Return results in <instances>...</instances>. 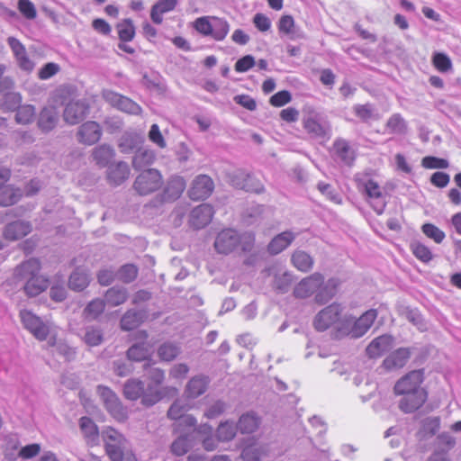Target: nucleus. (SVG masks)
Returning a JSON list of instances; mask_svg holds the SVG:
<instances>
[{
  "label": "nucleus",
  "instance_id": "c03bdc74",
  "mask_svg": "<svg viewBox=\"0 0 461 461\" xmlns=\"http://www.w3.org/2000/svg\"><path fill=\"white\" fill-rule=\"evenodd\" d=\"M50 345L54 347V352L59 357H63L65 361L70 362L75 359L76 351L68 343L63 340H56L51 339L49 341Z\"/></svg>",
  "mask_w": 461,
  "mask_h": 461
},
{
  "label": "nucleus",
  "instance_id": "3c124183",
  "mask_svg": "<svg viewBox=\"0 0 461 461\" xmlns=\"http://www.w3.org/2000/svg\"><path fill=\"white\" fill-rule=\"evenodd\" d=\"M116 272L117 279L124 284H130L137 278L139 269L134 264L127 263L121 266Z\"/></svg>",
  "mask_w": 461,
  "mask_h": 461
},
{
  "label": "nucleus",
  "instance_id": "f257e3e1",
  "mask_svg": "<svg viewBox=\"0 0 461 461\" xmlns=\"http://www.w3.org/2000/svg\"><path fill=\"white\" fill-rule=\"evenodd\" d=\"M424 378V369H415L405 374L394 384V393L402 396L399 401V408L402 412L412 413L427 401L428 392L420 386Z\"/></svg>",
  "mask_w": 461,
  "mask_h": 461
},
{
  "label": "nucleus",
  "instance_id": "6ab92c4d",
  "mask_svg": "<svg viewBox=\"0 0 461 461\" xmlns=\"http://www.w3.org/2000/svg\"><path fill=\"white\" fill-rule=\"evenodd\" d=\"M148 318L145 309H129L120 320V327L124 331H131L140 327Z\"/></svg>",
  "mask_w": 461,
  "mask_h": 461
},
{
  "label": "nucleus",
  "instance_id": "bb28decb",
  "mask_svg": "<svg viewBox=\"0 0 461 461\" xmlns=\"http://www.w3.org/2000/svg\"><path fill=\"white\" fill-rule=\"evenodd\" d=\"M59 122V113L54 106L44 107L38 119V127L43 132H49L52 131Z\"/></svg>",
  "mask_w": 461,
  "mask_h": 461
},
{
  "label": "nucleus",
  "instance_id": "09e8293b",
  "mask_svg": "<svg viewBox=\"0 0 461 461\" xmlns=\"http://www.w3.org/2000/svg\"><path fill=\"white\" fill-rule=\"evenodd\" d=\"M410 249L415 258L422 263H429L433 258L430 249L419 240H412L410 243Z\"/></svg>",
  "mask_w": 461,
  "mask_h": 461
},
{
  "label": "nucleus",
  "instance_id": "864d4df0",
  "mask_svg": "<svg viewBox=\"0 0 461 461\" xmlns=\"http://www.w3.org/2000/svg\"><path fill=\"white\" fill-rule=\"evenodd\" d=\"M35 116V108L33 105H20L16 110L15 121L20 124L31 123Z\"/></svg>",
  "mask_w": 461,
  "mask_h": 461
},
{
  "label": "nucleus",
  "instance_id": "4c0bfd02",
  "mask_svg": "<svg viewBox=\"0 0 461 461\" xmlns=\"http://www.w3.org/2000/svg\"><path fill=\"white\" fill-rule=\"evenodd\" d=\"M92 156L95 163L104 167L114 158L115 151L110 145L102 144L93 149Z\"/></svg>",
  "mask_w": 461,
  "mask_h": 461
},
{
  "label": "nucleus",
  "instance_id": "c9c22d12",
  "mask_svg": "<svg viewBox=\"0 0 461 461\" xmlns=\"http://www.w3.org/2000/svg\"><path fill=\"white\" fill-rule=\"evenodd\" d=\"M193 447V434L180 433V435L172 442L170 450L172 454L177 456L185 455Z\"/></svg>",
  "mask_w": 461,
  "mask_h": 461
},
{
  "label": "nucleus",
  "instance_id": "338daca9",
  "mask_svg": "<svg viewBox=\"0 0 461 461\" xmlns=\"http://www.w3.org/2000/svg\"><path fill=\"white\" fill-rule=\"evenodd\" d=\"M68 295V292L63 284H55L50 288V297L56 303L63 302Z\"/></svg>",
  "mask_w": 461,
  "mask_h": 461
},
{
  "label": "nucleus",
  "instance_id": "f704fd0d",
  "mask_svg": "<svg viewBox=\"0 0 461 461\" xmlns=\"http://www.w3.org/2000/svg\"><path fill=\"white\" fill-rule=\"evenodd\" d=\"M177 0H158L151 8L150 18L153 23L160 24L163 22L162 15L175 9Z\"/></svg>",
  "mask_w": 461,
  "mask_h": 461
},
{
  "label": "nucleus",
  "instance_id": "603ef678",
  "mask_svg": "<svg viewBox=\"0 0 461 461\" xmlns=\"http://www.w3.org/2000/svg\"><path fill=\"white\" fill-rule=\"evenodd\" d=\"M230 31V25L227 21L213 17L212 20L211 36L216 41H222Z\"/></svg>",
  "mask_w": 461,
  "mask_h": 461
},
{
  "label": "nucleus",
  "instance_id": "cd10ccee",
  "mask_svg": "<svg viewBox=\"0 0 461 461\" xmlns=\"http://www.w3.org/2000/svg\"><path fill=\"white\" fill-rule=\"evenodd\" d=\"M130 176V168L127 163L120 161L115 164H112L107 169V179L110 184L113 185H120Z\"/></svg>",
  "mask_w": 461,
  "mask_h": 461
},
{
  "label": "nucleus",
  "instance_id": "a878e982",
  "mask_svg": "<svg viewBox=\"0 0 461 461\" xmlns=\"http://www.w3.org/2000/svg\"><path fill=\"white\" fill-rule=\"evenodd\" d=\"M89 271L82 267H76L69 276L68 288L74 292L84 291L90 284Z\"/></svg>",
  "mask_w": 461,
  "mask_h": 461
},
{
  "label": "nucleus",
  "instance_id": "b1692460",
  "mask_svg": "<svg viewBox=\"0 0 461 461\" xmlns=\"http://www.w3.org/2000/svg\"><path fill=\"white\" fill-rule=\"evenodd\" d=\"M151 354V348L146 341L133 343L126 351V357L132 362H147L144 364L146 369L150 366L152 360L149 358Z\"/></svg>",
  "mask_w": 461,
  "mask_h": 461
},
{
  "label": "nucleus",
  "instance_id": "1a4fd4ad",
  "mask_svg": "<svg viewBox=\"0 0 461 461\" xmlns=\"http://www.w3.org/2000/svg\"><path fill=\"white\" fill-rule=\"evenodd\" d=\"M342 306L339 303H333L321 312H319L313 320V327L317 331H325L333 324L339 321L342 312Z\"/></svg>",
  "mask_w": 461,
  "mask_h": 461
},
{
  "label": "nucleus",
  "instance_id": "72a5a7b5",
  "mask_svg": "<svg viewBox=\"0 0 461 461\" xmlns=\"http://www.w3.org/2000/svg\"><path fill=\"white\" fill-rule=\"evenodd\" d=\"M235 424L241 434H250L257 430L260 420L254 412H246L240 417Z\"/></svg>",
  "mask_w": 461,
  "mask_h": 461
},
{
  "label": "nucleus",
  "instance_id": "a18cd8bd",
  "mask_svg": "<svg viewBox=\"0 0 461 461\" xmlns=\"http://www.w3.org/2000/svg\"><path fill=\"white\" fill-rule=\"evenodd\" d=\"M148 378L149 380L148 384H152V386L164 395L166 391L176 390L175 388L168 386L164 388L159 387L165 380V372L158 367L150 368L148 372Z\"/></svg>",
  "mask_w": 461,
  "mask_h": 461
},
{
  "label": "nucleus",
  "instance_id": "0e129e2a",
  "mask_svg": "<svg viewBox=\"0 0 461 461\" xmlns=\"http://www.w3.org/2000/svg\"><path fill=\"white\" fill-rule=\"evenodd\" d=\"M440 418L438 416L428 417L422 421V429L431 436L435 435L440 429Z\"/></svg>",
  "mask_w": 461,
  "mask_h": 461
},
{
  "label": "nucleus",
  "instance_id": "7c9ffc66",
  "mask_svg": "<svg viewBox=\"0 0 461 461\" xmlns=\"http://www.w3.org/2000/svg\"><path fill=\"white\" fill-rule=\"evenodd\" d=\"M294 232H279L267 246L270 255H277L285 249L294 240Z\"/></svg>",
  "mask_w": 461,
  "mask_h": 461
},
{
  "label": "nucleus",
  "instance_id": "ddd939ff",
  "mask_svg": "<svg viewBox=\"0 0 461 461\" xmlns=\"http://www.w3.org/2000/svg\"><path fill=\"white\" fill-rule=\"evenodd\" d=\"M324 276L320 273H314L300 281L294 289L296 298L306 299L313 294H317L318 288L322 285Z\"/></svg>",
  "mask_w": 461,
  "mask_h": 461
},
{
  "label": "nucleus",
  "instance_id": "473e14b6",
  "mask_svg": "<svg viewBox=\"0 0 461 461\" xmlns=\"http://www.w3.org/2000/svg\"><path fill=\"white\" fill-rule=\"evenodd\" d=\"M49 285V279L42 275H39L24 283L23 291L29 297H35L45 291Z\"/></svg>",
  "mask_w": 461,
  "mask_h": 461
},
{
  "label": "nucleus",
  "instance_id": "7ed1b4c3",
  "mask_svg": "<svg viewBox=\"0 0 461 461\" xmlns=\"http://www.w3.org/2000/svg\"><path fill=\"white\" fill-rule=\"evenodd\" d=\"M123 395L130 401L141 399V404L145 407H151L164 398V394L160 393L152 384L144 383L138 378L128 379L123 385Z\"/></svg>",
  "mask_w": 461,
  "mask_h": 461
},
{
  "label": "nucleus",
  "instance_id": "69168bd1",
  "mask_svg": "<svg viewBox=\"0 0 461 461\" xmlns=\"http://www.w3.org/2000/svg\"><path fill=\"white\" fill-rule=\"evenodd\" d=\"M225 402L221 400H218L206 409L204 416L210 420L215 419L221 416L225 411Z\"/></svg>",
  "mask_w": 461,
  "mask_h": 461
},
{
  "label": "nucleus",
  "instance_id": "4468645a",
  "mask_svg": "<svg viewBox=\"0 0 461 461\" xmlns=\"http://www.w3.org/2000/svg\"><path fill=\"white\" fill-rule=\"evenodd\" d=\"M213 214L214 211L211 204L202 203L191 211L190 225L196 230L203 229L212 221Z\"/></svg>",
  "mask_w": 461,
  "mask_h": 461
},
{
  "label": "nucleus",
  "instance_id": "8fccbe9b",
  "mask_svg": "<svg viewBox=\"0 0 461 461\" xmlns=\"http://www.w3.org/2000/svg\"><path fill=\"white\" fill-rule=\"evenodd\" d=\"M180 353V348L172 342H164L158 348V356L161 361L170 362Z\"/></svg>",
  "mask_w": 461,
  "mask_h": 461
},
{
  "label": "nucleus",
  "instance_id": "49530a36",
  "mask_svg": "<svg viewBox=\"0 0 461 461\" xmlns=\"http://www.w3.org/2000/svg\"><path fill=\"white\" fill-rule=\"evenodd\" d=\"M293 265L300 271L308 272L312 269L313 260L312 257L304 251H295L292 255Z\"/></svg>",
  "mask_w": 461,
  "mask_h": 461
},
{
  "label": "nucleus",
  "instance_id": "a211bd4d",
  "mask_svg": "<svg viewBox=\"0 0 461 461\" xmlns=\"http://www.w3.org/2000/svg\"><path fill=\"white\" fill-rule=\"evenodd\" d=\"M41 268V261L36 258H31L15 267L14 276L17 282L23 281L25 283L27 280L39 276Z\"/></svg>",
  "mask_w": 461,
  "mask_h": 461
},
{
  "label": "nucleus",
  "instance_id": "f8f14e48",
  "mask_svg": "<svg viewBox=\"0 0 461 461\" xmlns=\"http://www.w3.org/2000/svg\"><path fill=\"white\" fill-rule=\"evenodd\" d=\"M214 190L213 180L207 175H198L193 180L188 190L190 199L198 201L207 199Z\"/></svg>",
  "mask_w": 461,
  "mask_h": 461
},
{
  "label": "nucleus",
  "instance_id": "20e7f679",
  "mask_svg": "<svg viewBox=\"0 0 461 461\" xmlns=\"http://www.w3.org/2000/svg\"><path fill=\"white\" fill-rule=\"evenodd\" d=\"M376 318L377 311L375 309H369L366 311L358 318L352 315H346L339 321L338 330L343 335L358 339L363 337L368 331Z\"/></svg>",
  "mask_w": 461,
  "mask_h": 461
},
{
  "label": "nucleus",
  "instance_id": "052dcab7",
  "mask_svg": "<svg viewBox=\"0 0 461 461\" xmlns=\"http://www.w3.org/2000/svg\"><path fill=\"white\" fill-rule=\"evenodd\" d=\"M96 278L100 285L108 286L117 278V272L112 267L101 268L96 274Z\"/></svg>",
  "mask_w": 461,
  "mask_h": 461
},
{
  "label": "nucleus",
  "instance_id": "58836bf2",
  "mask_svg": "<svg viewBox=\"0 0 461 461\" xmlns=\"http://www.w3.org/2000/svg\"><path fill=\"white\" fill-rule=\"evenodd\" d=\"M23 196V192L13 185H3L0 187V205L10 206L17 203Z\"/></svg>",
  "mask_w": 461,
  "mask_h": 461
},
{
  "label": "nucleus",
  "instance_id": "5fc2aeb1",
  "mask_svg": "<svg viewBox=\"0 0 461 461\" xmlns=\"http://www.w3.org/2000/svg\"><path fill=\"white\" fill-rule=\"evenodd\" d=\"M197 423L196 419L190 414H184L175 423V430L179 433H190L194 430Z\"/></svg>",
  "mask_w": 461,
  "mask_h": 461
},
{
  "label": "nucleus",
  "instance_id": "bf43d9fd",
  "mask_svg": "<svg viewBox=\"0 0 461 461\" xmlns=\"http://www.w3.org/2000/svg\"><path fill=\"white\" fill-rule=\"evenodd\" d=\"M104 448L111 461H122L126 452L122 443L105 442Z\"/></svg>",
  "mask_w": 461,
  "mask_h": 461
},
{
  "label": "nucleus",
  "instance_id": "6e6552de",
  "mask_svg": "<svg viewBox=\"0 0 461 461\" xmlns=\"http://www.w3.org/2000/svg\"><path fill=\"white\" fill-rule=\"evenodd\" d=\"M358 188L365 193L373 209L381 214L386 205L385 195L380 185L372 179L358 180Z\"/></svg>",
  "mask_w": 461,
  "mask_h": 461
},
{
  "label": "nucleus",
  "instance_id": "39448f33",
  "mask_svg": "<svg viewBox=\"0 0 461 461\" xmlns=\"http://www.w3.org/2000/svg\"><path fill=\"white\" fill-rule=\"evenodd\" d=\"M303 128L313 139H330L331 124L328 118L321 113L311 110L303 120Z\"/></svg>",
  "mask_w": 461,
  "mask_h": 461
},
{
  "label": "nucleus",
  "instance_id": "79ce46f5",
  "mask_svg": "<svg viewBox=\"0 0 461 461\" xmlns=\"http://www.w3.org/2000/svg\"><path fill=\"white\" fill-rule=\"evenodd\" d=\"M238 429L236 424L231 420L221 421L216 430V438L218 441L228 442L232 440Z\"/></svg>",
  "mask_w": 461,
  "mask_h": 461
},
{
  "label": "nucleus",
  "instance_id": "37998d69",
  "mask_svg": "<svg viewBox=\"0 0 461 461\" xmlns=\"http://www.w3.org/2000/svg\"><path fill=\"white\" fill-rule=\"evenodd\" d=\"M155 159V154L150 149H138L132 158V167L136 170H140L145 167H148L153 163Z\"/></svg>",
  "mask_w": 461,
  "mask_h": 461
},
{
  "label": "nucleus",
  "instance_id": "423d86ee",
  "mask_svg": "<svg viewBox=\"0 0 461 461\" xmlns=\"http://www.w3.org/2000/svg\"><path fill=\"white\" fill-rule=\"evenodd\" d=\"M99 394L108 413L119 422H124L129 418V411L117 394L105 385L97 386Z\"/></svg>",
  "mask_w": 461,
  "mask_h": 461
},
{
  "label": "nucleus",
  "instance_id": "0eeeda50",
  "mask_svg": "<svg viewBox=\"0 0 461 461\" xmlns=\"http://www.w3.org/2000/svg\"><path fill=\"white\" fill-rule=\"evenodd\" d=\"M162 175L155 168L143 170L135 179L133 187L140 195L149 194L160 188Z\"/></svg>",
  "mask_w": 461,
  "mask_h": 461
},
{
  "label": "nucleus",
  "instance_id": "de8ad7c7",
  "mask_svg": "<svg viewBox=\"0 0 461 461\" xmlns=\"http://www.w3.org/2000/svg\"><path fill=\"white\" fill-rule=\"evenodd\" d=\"M118 36L121 41H131L135 36V26L131 19L127 18L116 25Z\"/></svg>",
  "mask_w": 461,
  "mask_h": 461
},
{
  "label": "nucleus",
  "instance_id": "13d9d810",
  "mask_svg": "<svg viewBox=\"0 0 461 461\" xmlns=\"http://www.w3.org/2000/svg\"><path fill=\"white\" fill-rule=\"evenodd\" d=\"M113 366L114 374L121 377L131 375L134 370L132 361L129 360L128 357L126 359L114 360Z\"/></svg>",
  "mask_w": 461,
  "mask_h": 461
},
{
  "label": "nucleus",
  "instance_id": "e2e57ef3",
  "mask_svg": "<svg viewBox=\"0 0 461 461\" xmlns=\"http://www.w3.org/2000/svg\"><path fill=\"white\" fill-rule=\"evenodd\" d=\"M248 175L245 171L239 169L229 175V181L235 188L245 190Z\"/></svg>",
  "mask_w": 461,
  "mask_h": 461
},
{
  "label": "nucleus",
  "instance_id": "412c9836",
  "mask_svg": "<svg viewBox=\"0 0 461 461\" xmlns=\"http://www.w3.org/2000/svg\"><path fill=\"white\" fill-rule=\"evenodd\" d=\"M186 187V182L183 176H172L166 184L163 191V201L174 202L177 200Z\"/></svg>",
  "mask_w": 461,
  "mask_h": 461
},
{
  "label": "nucleus",
  "instance_id": "c85d7f7f",
  "mask_svg": "<svg viewBox=\"0 0 461 461\" xmlns=\"http://www.w3.org/2000/svg\"><path fill=\"white\" fill-rule=\"evenodd\" d=\"M210 384L208 376L200 375L192 377L186 386L185 393L189 398L195 399L205 393Z\"/></svg>",
  "mask_w": 461,
  "mask_h": 461
},
{
  "label": "nucleus",
  "instance_id": "a19ab883",
  "mask_svg": "<svg viewBox=\"0 0 461 461\" xmlns=\"http://www.w3.org/2000/svg\"><path fill=\"white\" fill-rule=\"evenodd\" d=\"M105 309L104 299L95 298L90 301L83 311V316L86 321H95L103 314Z\"/></svg>",
  "mask_w": 461,
  "mask_h": 461
},
{
  "label": "nucleus",
  "instance_id": "2eb2a0df",
  "mask_svg": "<svg viewBox=\"0 0 461 461\" xmlns=\"http://www.w3.org/2000/svg\"><path fill=\"white\" fill-rule=\"evenodd\" d=\"M14 86V82L5 77L0 80V93H3V100L1 107L3 110L14 111L17 110L22 103V96L17 92L7 91Z\"/></svg>",
  "mask_w": 461,
  "mask_h": 461
},
{
  "label": "nucleus",
  "instance_id": "c756f323",
  "mask_svg": "<svg viewBox=\"0 0 461 461\" xmlns=\"http://www.w3.org/2000/svg\"><path fill=\"white\" fill-rule=\"evenodd\" d=\"M392 343V337L390 335H382L374 339L366 347V354L371 358H376L386 352Z\"/></svg>",
  "mask_w": 461,
  "mask_h": 461
},
{
  "label": "nucleus",
  "instance_id": "dca6fc26",
  "mask_svg": "<svg viewBox=\"0 0 461 461\" xmlns=\"http://www.w3.org/2000/svg\"><path fill=\"white\" fill-rule=\"evenodd\" d=\"M88 110L89 107L85 101H70L64 109L63 118L66 122L74 125L86 118Z\"/></svg>",
  "mask_w": 461,
  "mask_h": 461
},
{
  "label": "nucleus",
  "instance_id": "f3484780",
  "mask_svg": "<svg viewBox=\"0 0 461 461\" xmlns=\"http://www.w3.org/2000/svg\"><path fill=\"white\" fill-rule=\"evenodd\" d=\"M7 43L15 57L18 67L25 72H32L34 62L28 57L24 45L14 37H9Z\"/></svg>",
  "mask_w": 461,
  "mask_h": 461
},
{
  "label": "nucleus",
  "instance_id": "4d7b16f0",
  "mask_svg": "<svg viewBox=\"0 0 461 461\" xmlns=\"http://www.w3.org/2000/svg\"><path fill=\"white\" fill-rule=\"evenodd\" d=\"M386 127L392 133L404 134L407 130V124L400 113L393 114L386 122Z\"/></svg>",
  "mask_w": 461,
  "mask_h": 461
},
{
  "label": "nucleus",
  "instance_id": "9d476101",
  "mask_svg": "<svg viewBox=\"0 0 461 461\" xmlns=\"http://www.w3.org/2000/svg\"><path fill=\"white\" fill-rule=\"evenodd\" d=\"M23 327L29 330L38 340L47 339L50 329L43 321L31 311L23 310L20 312Z\"/></svg>",
  "mask_w": 461,
  "mask_h": 461
},
{
  "label": "nucleus",
  "instance_id": "5701e85b",
  "mask_svg": "<svg viewBox=\"0 0 461 461\" xmlns=\"http://www.w3.org/2000/svg\"><path fill=\"white\" fill-rule=\"evenodd\" d=\"M411 356L410 348H399L391 352L383 361V366L386 370H393L403 367Z\"/></svg>",
  "mask_w": 461,
  "mask_h": 461
},
{
  "label": "nucleus",
  "instance_id": "9b49d317",
  "mask_svg": "<svg viewBox=\"0 0 461 461\" xmlns=\"http://www.w3.org/2000/svg\"><path fill=\"white\" fill-rule=\"evenodd\" d=\"M103 97L112 106L123 113L138 115L142 111L141 107L137 103L116 92L104 90L103 92Z\"/></svg>",
  "mask_w": 461,
  "mask_h": 461
},
{
  "label": "nucleus",
  "instance_id": "774afa93",
  "mask_svg": "<svg viewBox=\"0 0 461 461\" xmlns=\"http://www.w3.org/2000/svg\"><path fill=\"white\" fill-rule=\"evenodd\" d=\"M18 9L25 18L30 20L34 19L37 15L34 5L29 0H19Z\"/></svg>",
  "mask_w": 461,
  "mask_h": 461
},
{
  "label": "nucleus",
  "instance_id": "393cba45",
  "mask_svg": "<svg viewBox=\"0 0 461 461\" xmlns=\"http://www.w3.org/2000/svg\"><path fill=\"white\" fill-rule=\"evenodd\" d=\"M335 157L347 166H351L356 158L355 150L350 143L343 139L337 138L332 145Z\"/></svg>",
  "mask_w": 461,
  "mask_h": 461
},
{
  "label": "nucleus",
  "instance_id": "e433bc0d",
  "mask_svg": "<svg viewBox=\"0 0 461 461\" xmlns=\"http://www.w3.org/2000/svg\"><path fill=\"white\" fill-rule=\"evenodd\" d=\"M337 286L338 284L335 279H329L326 283L323 281L315 294L316 303L319 304L327 303L336 294Z\"/></svg>",
  "mask_w": 461,
  "mask_h": 461
},
{
  "label": "nucleus",
  "instance_id": "f03ea898",
  "mask_svg": "<svg viewBox=\"0 0 461 461\" xmlns=\"http://www.w3.org/2000/svg\"><path fill=\"white\" fill-rule=\"evenodd\" d=\"M214 248L220 254L228 255L235 250L250 252L254 248V232H217Z\"/></svg>",
  "mask_w": 461,
  "mask_h": 461
},
{
  "label": "nucleus",
  "instance_id": "2f4dec72",
  "mask_svg": "<svg viewBox=\"0 0 461 461\" xmlns=\"http://www.w3.org/2000/svg\"><path fill=\"white\" fill-rule=\"evenodd\" d=\"M128 297L127 288L122 285H114L105 292L104 301L105 304L115 307L124 303Z\"/></svg>",
  "mask_w": 461,
  "mask_h": 461
},
{
  "label": "nucleus",
  "instance_id": "6e6d98bb",
  "mask_svg": "<svg viewBox=\"0 0 461 461\" xmlns=\"http://www.w3.org/2000/svg\"><path fill=\"white\" fill-rule=\"evenodd\" d=\"M355 114L364 122L372 119H377L375 109L371 104H356L353 107Z\"/></svg>",
  "mask_w": 461,
  "mask_h": 461
},
{
  "label": "nucleus",
  "instance_id": "4be33fe9",
  "mask_svg": "<svg viewBox=\"0 0 461 461\" xmlns=\"http://www.w3.org/2000/svg\"><path fill=\"white\" fill-rule=\"evenodd\" d=\"M102 136V130L100 125L93 121H88L83 123L77 131V138L79 142L86 145H93L97 142Z\"/></svg>",
  "mask_w": 461,
  "mask_h": 461
},
{
  "label": "nucleus",
  "instance_id": "ea45409f",
  "mask_svg": "<svg viewBox=\"0 0 461 461\" xmlns=\"http://www.w3.org/2000/svg\"><path fill=\"white\" fill-rule=\"evenodd\" d=\"M83 340L87 346H99L104 340V332L102 328L99 325L86 326Z\"/></svg>",
  "mask_w": 461,
  "mask_h": 461
},
{
  "label": "nucleus",
  "instance_id": "680f3d73",
  "mask_svg": "<svg viewBox=\"0 0 461 461\" xmlns=\"http://www.w3.org/2000/svg\"><path fill=\"white\" fill-rule=\"evenodd\" d=\"M432 62L434 67L440 72H447L452 68L450 59L444 53H435Z\"/></svg>",
  "mask_w": 461,
  "mask_h": 461
},
{
  "label": "nucleus",
  "instance_id": "aec40b11",
  "mask_svg": "<svg viewBox=\"0 0 461 461\" xmlns=\"http://www.w3.org/2000/svg\"><path fill=\"white\" fill-rule=\"evenodd\" d=\"M78 425L86 445L89 447L98 446L100 443L99 429L92 418L88 416L81 417Z\"/></svg>",
  "mask_w": 461,
  "mask_h": 461
}]
</instances>
